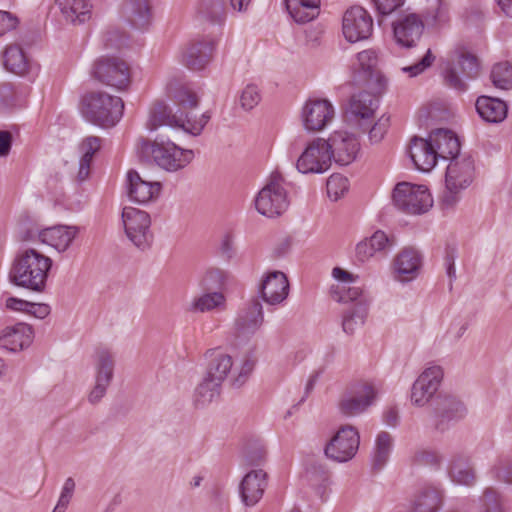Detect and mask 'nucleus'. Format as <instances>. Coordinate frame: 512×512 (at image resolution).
<instances>
[{"label":"nucleus","instance_id":"nucleus-1","mask_svg":"<svg viewBox=\"0 0 512 512\" xmlns=\"http://www.w3.org/2000/svg\"><path fill=\"white\" fill-rule=\"evenodd\" d=\"M172 98L177 109L164 102H156L149 111L146 127L154 131L160 126H167L175 131L198 136L209 122V112L201 114L198 118L192 116L191 110L199 103L197 94L187 86H180L172 93Z\"/></svg>","mask_w":512,"mask_h":512},{"label":"nucleus","instance_id":"nucleus-2","mask_svg":"<svg viewBox=\"0 0 512 512\" xmlns=\"http://www.w3.org/2000/svg\"><path fill=\"white\" fill-rule=\"evenodd\" d=\"M53 261L34 248L20 251L13 260L9 280L14 285L41 293L46 288Z\"/></svg>","mask_w":512,"mask_h":512},{"label":"nucleus","instance_id":"nucleus-3","mask_svg":"<svg viewBox=\"0 0 512 512\" xmlns=\"http://www.w3.org/2000/svg\"><path fill=\"white\" fill-rule=\"evenodd\" d=\"M204 355L209 361L205 376L220 384L229 377L231 385L236 388L247 382L256 364V359L251 354L244 355L235 364L233 358L220 348L208 349Z\"/></svg>","mask_w":512,"mask_h":512},{"label":"nucleus","instance_id":"nucleus-4","mask_svg":"<svg viewBox=\"0 0 512 512\" xmlns=\"http://www.w3.org/2000/svg\"><path fill=\"white\" fill-rule=\"evenodd\" d=\"M123 112V100L104 91L90 92L81 100L82 116L101 128L114 127L122 118Z\"/></svg>","mask_w":512,"mask_h":512},{"label":"nucleus","instance_id":"nucleus-5","mask_svg":"<svg viewBox=\"0 0 512 512\" xmlns=\"http://www.w3.org/2000/svg\"><path fill=\"white\" fill-rule=\"evenodd\" d=\"M140 152L151 157L162 169L175 172L186 167L194 158V152L190 149H183L171 141L153 142L142 139Z\"/></svg>","mask_w":512,"mask_h":512},{"label":"nucleus","instance_id":"nucleus-6","mask_svg":"<svg viewBox=\"0 0 512 512\" xmlns=\"http://www.w3.org/2000/svg\"><path fill=\"white\" fill-rule=\"evenodd\" d=\"M392 200L398 210L411 215L426 213L433 205L426 186L409 182H400L395 186Z\"/></svg>","mask_w":512,"mask_h":512},{"label":"nucleus","instance_id":"nucleus-7","mask_svg":"<svg viewBox=\"0 0 512 512\" xmlns=\"http://www.w3.org/2000/svg\"><path fill=\"white\" fill-rule=\"evenodd\" d=\"M474 164L470 158L451 160L446 169V191L442 203L446 208H452L459 200V193L466 189L473 180Z\"/></svg>","mask_w":512,"mask_h":512},{"label":"nucleus","instance_id":"nucleus-8","mask_svg":"<svg viewBox=\"0 0 512 512\" xmlns=\"http://www.w3.org/2000/svg\"><path fill=\"white\" fill-rule=\"evenodd\" d=\"M283 184L284 179L279 173L270 176L255 198V207L260 214L275 217L286 211L289 200Z\"/></svg>","mask_w":512,"mask_h":512},{"label":"nucleus","instance_id":"nucleus-9","mask_svg":"<svg viewBox=\"0 0 512 512\" xmlns=\"http://www.w3.org/2000/svg\"><path fill=\"white\" fill-rule=\"evenodd\" d=\"M91 75L98 82L118 91L126 90L131 83L130 67L118 57L99 58L92 66Z\"/></svg>","mask_w":512,"mask_h":512},{"label":"nucleus","instance_id":"nucleus-10","mask_svg":"<svg viewBox=\"0 0 512 512\" xmlns=\"http://www.w3.org/2000/svg\"><path fill=\"white\" fill-rule=\"evenodd\" d=\"M326 139L317 137L309 141L296 161L302 174H323L331 167L332 152Z\"/></svg>","mask_w":512,"mask_h":512},{"label":"nucleus","instance_id":"nucleus-11","mask_svg":"<svg viewBox=\"0 0 512 512\" xmlns=\"http://www.w3.org/2000/svg\"><path fill=\"white\" fill-rule=\"evenodd\" d=\"M377 394L378 390L373 383H356L342 394L338 401V410L346 417L358 416L373 405Z\"/></svg>","mask_w":512,"mask_h":512},{"label":"nucleus","instance_id":"nucleus-12","mask_svg":"<svg viewBox=\"0 0 512 512\" xmlns=\"http://www.w3.org/2000/svg\"><path fill=\"white\" fill-rule=\"evenodd\" d=\"M122 222L127 238L140 250L148 249L153 241V234L150 230V215L143 210L124 207L122 211Z\"/></svg>","mask_w":512,"mask_h":512},{"label":"nucleus","instance_id":"nucleus-13","mask_svg":"<svg viewBox=\"0 0 512 512\" xmlns=\"http://www.w3.org/2000/svg\"><path fill=\"white\" fill-rule=\"evenodd\" d=\"M359 444L358 430L352 425H343L326 444L324 453L335 462H348L355 457Z\"/></svg>","mask_w":512,"mask_h":512},{"label":"nucleus","instance_id":"nucleus-14","mask_svg":"<svg viewBox=\"0 0 512 512\" xmlns=\"http://www.w3.org/2000/svg\"><path fill=\"white\" fill-rule=\"evenodd\" d=\"M115 355L107 349L96 352L94 360V386L88 395L91 404H97L105 396L110 386L115 369Z\"/></svg>","mask_w":512,"mask_h":512},{"label":"nucleus","instance_id":"nucleus-15","mask_svg":"<svg viewBox=\"0 0 512 512\" xmlns=\"http://www.w3.org/2000/svg\"><path fill=\"white\" fill-rule=\"evenodd\" d=\"M300 117L306 131L319 132L333 121L335 109L327 99L309 98L301 109Z\"/></svg>","mask_w":512,"mask_h":512},{"label":"nucleus","instance_id":"nucleus-16","mask_svg":"<svg viewBox=\"0 0 512 512\" xmlns=\"http://www.w3.org/2000/svg\"><path fill=\"white\" fill-rule=\"evenodd\" d=\"M335 283L330 287L331 298L340 303H356L359 300H368L362 287L359 285L358 276L340 267L332 270Z\"/></svg>","mask_w":512,"mask_h":512},{"label":"nucleus","instance_id":"nucleus-17","mask_svg":"<svg viewBox=\"0 0 512 512\" xmlns=\"http://www.w3.org/2000/svg\"><path fill=\"white\" fill-rule=\"evenodd\" d=\"M373 31V19L361 6L348 8L342 17V33L350 43L368 39Z\"/></svg>","mask_w":512,"mask_h":512},{"label":"nucleus","instance_id":"nucleus-18","mask_svg":"<svg viewBox=\"0 0 512 512\" xmlns=\"http://www.w3.org/2000/svg\"><path fill=\"white\" fill-rule=\"evenodd\" d=\"M443 376V369L438 365L424 369L411 387L412 404L417 407L428 404L440 388Z\"/></svg>","mask_w":512,"mask_h":512},{"label":"nucleus","instance_id":"nucleus-19","mask_svg":"<svg viewBox=\"0 0 512 512\" xmlns=\"http://www.w3.org/2000/svg\"><path fill=\"white\" fill-rule=\"evenodd\" d=\"M378 57L374 50L368 49L357 54L353 64L359 81L377 93H383L387 86V79L377 69Z\"/></svg>","mask_w":512,"mask_h":512},{"label":"nucleus","instance_id":"nucleus-20","mask_svg":"<svg viewBox=\"0 0 512 512\" xmlns=\"http://www.w3.org/2000/svg\"><path fill=\"white\" fill-rule=\"evenodd\" d=\"M466 413L464 404L454 396L438 395L433 408L434 428L444 432L451 424L463 419Z\"/></svg>","mask_w":512,"mask_h":512},{"label":"nucleus","instance_id":"nucleus-21","mask_svg":"<svg viewBox=\"0 0 512 512\" xmlns=\"http://www.w3.org/2000/svg\"><path fill=\"white\" fill-rule=\"evenodd\" d=\"M380 94L374 90L372 92L362 91L354 94L350 99L348 107L350 120L361 128H368L378 109V95Z\"/></svg>","mask_w":512,"mask_h":512},{"label":"nucleus","instance_id":"nucleus-22","mask_svg":"<svg viewBox=\"0 0 512 512\" xmlns=\"http://www.w3.org/2000/svg\"><path fill=\"white\" fill-rule=\"evenodd\" d=\"M326 141L336 163L348 165L356 159L360 144L354 134L342 130L334 131Z\"/></svg>","mask_w":512,"mask_h":512},{"label":"nucleus","instance_id":"nucleus-23","mask_svg":"<svg viewBox=\"0 0 512 512\" xmlns=\"http://www.w3.org/2000/svg\"><path fill=\"white\" fill-rule=\"evenodd\" d=\"M263 323V306L258 299L253 298L238 312L235 329L239 336H252L260 330Z\"/></svg>","mask_w":512,"mask_h":512},{"label":"nucleus","instance_id":"nucleus-24","mask_svg":"<svg viewBox=\"0 0 512 512\" xmlns=\"http://www.w3.org/2000/svg\"><path fill=\"white\" fill-rule=\"evenodd\" d=\"M261 298L268 305L281 304L289 294V282L281 271L267 273L259 286Z\"/></svg>","mask_w":512,"mask_h":512},{"label":"nucleus","instance_id":"nucleus-25","mask_svg":"<svg viewBox=\"0 0 512 512\" xmlns=\"http://www.w3.org/2000/svg\"><path fill=\"white\" fill-rule=\"evenodd\" d=\"M34 338L33 328L19 322L0 330V347L11 352H18L30 346Z\"/></svg>","mask_w":512,"mask_h":512},{"label":"nucleus","instance_id":"nucleus-26","mask_svg":"<svg viewBox=\"0 0 512 512\" xmlns=\"http://www.w3.org/2000/svg\"><path fill=\"white\" fill-rule=\"evenodd\" d=\"M266 486L267 474L263 469H253L246 473L239 486L242 502L246 506L256 505L262 498Z\"/></svg>","mask_w":512,"mask_h":512},{"label":"nucleus","instance_id":"nucleus-27","mask_svg":"<svg viewBox=\"0 0 512 512\" xmlns=\"http://www.w3.org/2000/svg\"><path fill=\"white\" fill-rule=\"evenodd\" d=\"M448 476L455 485L474 487L478 476L472 459L467 454H455L449 465Z\"/></svg>","mask_w":512,"mask_h":512},{"label":"nucleus","instance_id":"nucleus-28","mask_svg":"<svg viewBox=\"0 0 512 512\" xmlns=\"http://www.w3.org/2000/svg\"><path fill=\"white\" fill-rule=\"evenodd\" d=\"M127 189L131 201L146 204L158 197L161 185L159 182L146 181L136 171L130 170L127 173Z\"/></svg>","mask_w":512,"mask_h":512},{"label":"nucleus","instance_id":"nucleus-29","mask_svg":"<svg viewBox=\"0 0 512 512\" xmlns=\"http://www.w3.org/2000/svg\"><path fill=\"white\" fill-rule=\"evenodd\" d=\"M409 156L415 167L422 172H429L437 163L438 157L430 139L414 137L409 146Z\"/></svg>","mask_w":512,"mask_h":512},{"label":"nucleus","instance_id":"nucleus-30","mask_svg":"<svg viewBox=\"0 0 512 512\" xmlns=\"http://www.w3.org/2000/svg\"><path fill=\"white\" fill-rule=\"evenodd\" d=\"M395 278L400 282L415 279L421 267V256L418 251L407 248L402 250L394 259Z\"/></svg>","mask_w":512,"mask_h":512},{"label":"nucleus","instance_id":"nucleus-31","mask_svg":"<svg viewBox=\"0 0 512 512\" xmlns=\"http://www.w3.org/2000/svg\"><path fill=\"white\" fill-rule=\"evenodd\" d=\"M214 51V41L205 38L193 42L182 55V63L191 70L203 69L211 60Z\"/></svg>","mask_w":512,"mask_h":512},{"label":"nucleus","instance_id":"nucleus-32","mask_svg":"<svg viewBox=\"0 0 512 512\" xmlns=\"http://www.w3.org/2000/svg\"><path fill=\"white\" fill-rule=\"evenodd\" d=\"M423 29L421 19L415 14H410L394 25V36L399 45L412 47L420 39Z\"/></svg>","mask_w":512,"mask_h":512},{"label":"nucleus","instance_id":"nucleus-33","mask_svg":"<svg viewBox=\"0 0 512 512\" xmlns=\"http://www.w3.org/2000/svg\"><path fill=\"white\" fill-rule=\"evenodd\" d=\"M438 158L454 160L460 152L458 137L448 129H436L429 136Z\"/></svg>","mask_w":512,"mask_h":512},{"label":"nucleus","instance_id":"nucleus-34","mask_svg":"<svg viewBox=\"0 0 512 512\" xmlns=\"http://www.w3.org/2000/svg\"><path fill=\"white\" fill-rule=\"evenodd\" d=\"M122 14L124 19L136 29H145L152 20V10L149 0H126Z\"/></svg>","mask_w":512,"mask_h":512},{"label":"nucleus","instance_id":"nucleus-35","mask_svg":"<svg viewBox=\"0 0 512 512\" xmlns=\"http://www.w3.org/2000/svg\"><path fill=\"white\" fill-rule=\"evenodd\" d=\"M392 246V240L383 231H376L372 236L365 238L356 245V260L365 263L377 253L388 251Z\"/></svg>","mask_w":512,"mask_h":512},{"label":"nucleus","instance_id":"nucleus-36","mask_svg":"<svg viewBox=\"0 0 512 512\" xmlns=\"http://www.w3.org/2000/svg\"><path fill=\"white\" fill-rule=\"evenodd\" d=\"M77 233L76 226L58 225L41 230L37 236L42 243L52 246L58 251H65Z\"/></svg>","mask_w":512,"mask_h":512},{"label":"nucleus","instance_id":"nucleus-37","mask_svg":"<svg viewBox=\"0 0 512 512\" xmlns=\"http://www.w3.org/2000/svg\"><path fill=\"white\" fill-rule=\"evenodd\" d=\"M55 5L67 22L81 24L91 17L90 0H55Z\"/></svg>","mask_w":512,"mask_h":512},{"label":"nucleus","instance_id":"nucleus-38","mask_svg":"<svg viewBox=\"0 0 512 512\" xmlns=\"http://www.w3.org/2000/svg\"><path fill=\"white\" fill-rule=\"evenodd\" d=\"M476 110L483 120L499 123L506 118L508 107L504 101L498 98L480 96L476 101Z\"/></svg>","mask_w":512,"mask_h":512},{"label":"nucleus","instance_id":"nucleus-39","mask_svg":"<svg viewBox=\"0 0 512 512\" xmlns=\"http://www.w3.org/2000/svg\"><path fill=\"white\" fill-rule=\"evenodd\" d=\"M320 3V0H285L289 15L299 24L316 18L320 12Z\"/></svg>","mask_w":512,"mask_h":512},{"label":"nucleus","instance_id":"nucleus-40","mask_svg":"<svg viewBox=\"0 0 512 512\" xmlns=\"http://www.w3.org/2000/svg\"><path fill=\"white\" fill-rule=\"evenodd\" d=\"M102 140L96 136H88L79 145L81 157L77 173L78 181H85L90 175L91 163L94 155L100 150Z\"/></svg>","mask_w":512,"mask_h":512},{"label":"nucleus","instance_id":"nucleus-41","mask_svg":"<svg viewBox=\"0 0 512 512\" xmlns=\"http://www.w3.org/2000/svg\"><path fill=\"white\" fill-rule=\"evenodd\" d=\"M368 307V300H359L345 311L342 321V328L345 333L353 334L365 323Z\"/></svg>","mask_w":512,"mask_h":512},{"label":"nucleus","instance_id":"nucleus-42","mask_svg":"<svg viewBox=\"0 0 512 512\" xmlns=\"http://www.w3.org/2000/svg\"><path fill=\"white\" fill-rule=\"evenodd\" d=\"M221 384L205 376L195 389L193 401L197 408H205L220 397Z\"/></svg>","mask_w":512,"mask_h":512},{"label":"nucleus","instance_id":"nucleus-43","mask_svg":"<svg viewBox=\"0 0 512 512\" xmlns=\"http://www.w3.org/2000/svg\"><path fill=\"white\" fill-rule=\"evenodd\" d=\"M30 62L23 49L18 45H10L4 53V67L11 73L24 76L30 70Z\"/></svg>","mask_w":512,"mask_h":512},{"label":"nucleus","instance_id":"nucleus-44","mask_svg":"<svg viewBox=\"0 0 512 512\" xmlns=\"http://www.w3.org/2000/svg\"><path fill=\"white\" fill-rule=\"evenodd\" d=\"M393 448V437L385 431L380 432L375 439V445L372 452V469L380 471L388 462Z\"/></svg>","mask_w":512,"mask_h":512},{"label":"nucleus","instance_id":"nucleus-45","mask_svg":"<svg viewBox=\"0 0 512 512\" xmlns=\"http://www.w3.org/2000/svg\"><path fill=\"white\" fill-rule=\"evenodd\" d=\"M225 302V296L221 292L203 293L193 298L190 303L189 311L204 313L215 309H224Z\"/></svg>","mask_w":512,"mask_h":512},{"label":"nucleus","instance_id":"nucleus-46","mask_svg":"<svg viewBox=\"0 0 512 512\" xmlns=\"http://www.w3.org/2000/svg\"><path fill=\"white\" fill-rule=\"evenodd\" d=\"M442 504V495L436 489H425L412 504V512H437Z\"/></svg>","mask_w":512,"mask_h":512},{"label":"nucleus","instance_id":"nucleus-47","mask_svg":"<svg viewBox=\"0 0 512 512\" xmlns=\"http://www.w3.org/2000/svg\"><path fill=\"white\" fill-rule=\"evenodd\" d=\"M478 512H506L502 494L494 487H485L478 499Z\"/></svg>","mask_w":512,"mask_h":512},{"label":"nucleus","instance_id":"nucleus-48","mask_svg":"<svg viewBox=\"0 0 512 512\" xmlns=\"http://www.w3.org/2000/svg\"><path fill=\"white\" fill-rule=\"evenodd\" d=\"M487 474L501 483H512V459L509 455H499L489 467Z\"/></svg>","mask_w":512,"mask_h":512},{"label":"nucleus","instance_id":"nucleus-49","mask_svg":"<svg viewBox=\"0 0 512 512\" xmlns=\"http://www.w3.org/2000/svg\"><path fill=\"white\" fill-rule=\"evenodd\" d=\"M242 459L247 466L261 467L266 462L267 450L265 446L258 441L250 442L243 449Z\"/></svg>","mask_w":512,"mask_h":512},{"label":"nucleus","instance_id":"nucleus-50","mask_svg":"<svg viewBox=\"0 0 512 512\" xmlns=\"http://www.w3.org/2000/svg\"><path fill=\"white\" fill-rule=\"evenodd\" d=\"M490 78L495 88L500 90L512 89V66L509 62H500L493 66Z\"/></svg>","mask_w":512,"mask_h":512},{"label":"nucleus","instance_id":"nucleus-51","mask_svg":"<svg viewBox=\"0 0 512 512\" xmlns=\"http://www.w3.org/2000/svg\"><path fill=\"white\" fill-rule=\"evenodd\" d=\"M197 13L203 19L216 23L224 17V4L222 0H201Z\"/></svg>","mask_w":512,"mask_h":512},{"label":"nucleus","instance_id":"nucleus-52","mask_svg":"<svg viewBox=\"0 0 512 512\" xmlns=\"http://www.w3.org/2000/svg\"><path fill=\"white\" fill-rule=\"evenodd\" d=\"M326 187L329 198L337 201L348 190V179L341 174H332Z\"/></svg>","mask_w":512,"mask_h":512},{"label":"nucleus","instance_id":"nucleus-53","mask_svg":"<svg viewBox=\"0 0 512 512\" xmlns=\"http://www.w3.org/2000/svg\"><path fill=\"white\" fill-rule=\"evenodd\" d=\"M457 65L466 78H474L478 75L479 64L477 58L468 53H457Z\"/></svg>","mask_w":512,"mask_h":512},{"label":"nucleus","instance_id":"nucleus-54","mask_svg":"<svg viewBox=\"0 0 512 512\" xmlns=\"http://www.w3.org/2000/svg\"><path fill=\"white\" fill-rule=\"evenodd\" d=\"M75 481L72 477H68L63 484L59 499L52 512H65L74 495Z\"/></svg>","mask_w":512,"mask_h":512},{"label":"nucleus","instance_id":"nucleus-55","mask_svg":"<svg viewBox=\"0 0 512 512\" xmlns=\"http://www.w3.org/2000/svg\"><path fill=\"white\" fill-rule=\"evenodd\" d=\"M261 100L259 88L254 84H248L240 94V105L245 110L256 107Z\"/></svg>","mask_w":512,"mask_h":512},{"label":"nucleus","instance_id":"nucleus-56","mask_svg":"<svg viewBox=\"0 0 512 512\" xmlns=\"http://www.w3.org/2000/svg\"><path fill=\"white\" fill-rule=\"evenodd\" d=\"M435 61V56L431 50L428 49L424 56L416 63L401 68L403 73L409 75V77H416L428 69Z\"/></svg>","mask_w":512,"mask_h":512},{"label":"nucleus","instance_id":"nucleus-57","mask_svg":"<svg viewBox=\"0 0 512 512\" xmlns=\"http://www.w3.org/2000/svg\"><path fill=\"white\" fill-rule=\"evenodd\" d=\"M389 127V117L381 116L369 129L368 136L372 144H377L384 138Z\"/></svg>","mask_w":512,"mask_h":512},{"label":"nucleus","instance_id":"nucleus-58","mask_svg":"<svg viewBox=\"0 0 512 512\" xmlns=\"http://www.w3.org/2000/svg\"><path fill=\"white\" fill-rule=\"evenodd\" d=\"M103 43L108 49H120L126 45L127 38L119 29L113 28L105 32Z\"/></svg>","mask_w":512,"mask_h":512},{"label":"nucleus","instance_id":"nucleus-59","mask_svg":"<svg viewBox=\"0 0 512 512\" xmlns=\"http://www.w3.org/2000/svg\"><path fill=\"white\" fill-rule=\"evenodd\" d=\"M308 475L311 485L317 487L318 493L322 495L330 482L328 472L321 467H313V470L309 471Z\"/></svg>","mask_w":512,"mask_h":512},{"label":"nucleus","instance_id":"nucleus-60","mask_svg":"<svg viewBox=\"0 0 512 512\" xmlns=\"http://www.w3.org/2000/svg\"><path fill=\"white\" fill-rule=\"evenodd\" d=\"M225 279L226 273L223 270L211 268L203 276L201 284L205 289H212L222 285Z\"/></svg>","mask_w":512,"mask_h":512},{"label":"nucleus","instance_id":"nucleus-61","mask_svg":"<svg viewBox=\"0 0 512 512\" xmlns=\"http://www.w3.org/2000/svg\"><path fill=\"white\" fill-rule=\"evenodd\" d=\"M20 23L17 15L0 10V36H3L11 31H14Z\"/></svg>","mask_w":512,"mask_h":512},{"label":"nucleus","instance_id":"nucleus-62","mask_svg":"<svg viewBox=\"0 0 512 512\" xmlns=\"http://www.w3.org/2000/svg\"><path fill=\"white\" fill-rule=\"evenodd\" d=\"M219 253L222 258L231 260L236 256L235 239L231 233H225L220 241Z\"/></svg>","mask_w":512,"mask_h":512},{"label":"nucleus","instance_id":"nucleus-63","mask_svg":"<svg viewBox=\"0 0 512 512\" xmlns=\"http://www.w3.org/2000/svg\"><path fill=\"white\" fill-rule=\"evenodd\" d=\"M444 78L446 84L451 88H454L459 91H464L466 89L465 82L459 77L458 73L456 72V69L453 66L448 65L446 67Z\"/></svg>","mask_w":512,"mask_h":512},{"label":"nucleus","instance_id":"nucleus-64","mask_svg":"<svg viewBox=\"0 0 512 512\" xmlns=\"http://www.w3.org/2000/svg\"><path fill=\"white\" fill-rule=\"evenodd\" d=\"M469 328V322L467 320H459L453 322L448 331L447 336L453 341H459L467 332Z\"/></svg>","mask_w":512,"mask_h":512}]
</instances>
